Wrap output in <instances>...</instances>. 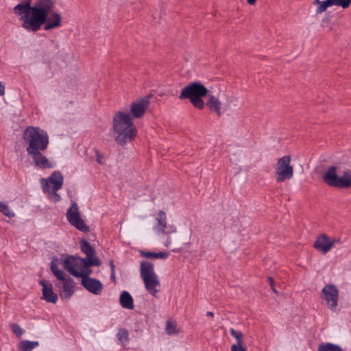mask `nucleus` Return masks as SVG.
<instances>
[{
    "label": "nucleus",
    "instance_id": "f257e3e1",
    "mask_svg": "<svg viewBox=\"0 0 351 351\" xmlns=\"http://www.w3.org/2000/svg\"><path fill=\"white\" fill-rule=\"evenodd\" d=\"M31 0H25L14 8V12L20 16L21 27L29 32H36L44 25V30L56 29L62 25L61 15L53 12L54 0H36L32 6Z\"/></svg>",
    "mask_w": 351,
    "mask_h": 351
},
{
    "label": "nucleus",
    "instance_id": "f03ea898",
    "mask_svg": "<svg viewBox=\"0 0 351 351\" xmlns=\"http://www.w3.org/2000/svg\"><path fill=\"white\" fill-rule=\"evenodd\" d=\"M112 131L114 141L120 146L132 142L137 135V129L130 113L117 112L112 119Z\"/></svg>",
    "mask_w": 351,
    "mask_h": 351
},
{
    "label": "nucleus",
    "instance_id": "7ed1b4c3",
    "mask_svg": "<svg viewBox=\"0 0 351 351\" xmlns=\"http://www.w3.org/2000/svg\"><path fill=\"white\" fill-rule=\"evenodd\" d=\"M323 181L329 186L339 189L351 187V170L341 171L338 165L329 166L322 174Z\"/></svg>",
    "mask_w": 351,
    "mask_h": 351
},
{
    "label": "nucleus",
    "instance_id": "20e7f679",
    "mask_svg": "<svg viewBox=\"0 0 351 351\" xmlns=\"http://www.w3.org/2000/svg\"><path fill=\"white\" fill-rule=\"evenodd\" d=\"M24 141L28 145L27 152L45 151L49 145V136L45 131L38 127L27 128L23 134Z\"/></svg>",
    "mask_w": 351,
    "mask_h": 351
},
{
    "label": "nucleus",
    "instance_id": "39448f33",
    "mask_svg": "<svg viewBox=\"0 0 351 351\" xmlns=\"http://www.w3.org/2000/svg\"><path fill=\"white\" fill-rule=\"evenodd\" d=\"M208 92V89L203 84L195 82L188 84L182 89L179 99H188L195 108L202 110L205 106L202 98L207 95Z\"/></svg>",
    "mask_w": 351,
    "mask_h": 351
},
{
    "label": "nucleus",
    "instance_id": "423d86ee",
    "mask_svg": "<svg viewBox=\"0 0 351 351\" xmlns=\"http://www.w3.org/2000/svg\"><path fill=\"white\" fill-rule=\"evenodd\" d=\"M140 274L143 280L146 290L154 297L158 298L160 291V282L155 273L154 265L148 261L141 263Z\"/></svg>",
    "mask_w": 351,
    "mask_h": 351
},
{
    "label": "nucleus",
    "instance_id": "0eeeda50",
    "mask_svg": "<svg viewBox=\"0 0 351 351\" xmlns=\"http://www.w3.org/2000/svg\"><path fill=\"white\" fill-rule=\"evenodd\" d=\"M91 266L94 265H90L86 259L77 256H69L63 262V267L66 270L74 276L82 278L91 274Z\"/></svg>",
    "mask_w": 351,
    "mask_h": 351
},
{
    "label": "nucleus",
    "instance_id": "6e6552de",
    "mask_svg": "<svg viewBox=\"0 0 351 351\" xmlns=\"http://www.w3.org/2000/svg\"><path fill=\"white\" fill-rule=\"evenodd\" d=\"M291 162V158L289 155L284 156L277 160L275 176L278 183L291 180L293 177L294 169Z\"/></svg>",
    "mask_w": 351,
    "mask_h": 351
},
{
    "label": "nucleus",
    "instance_id": "1a4fd4ad",
    "mask_svg": "<svg viewBox=\"0 0 351 351\" xmlns=\"http://www.w3.org/2000/svg\"><path fill=\"white\" fill-rule=\"evenodd\" d=\"M51 269L54 276L60 281L56 284L58 288H62L63 297L68 299L74 292L75 283L73 279L70 277H66L63 271L58 269V265L55 261L51 263Z\"/></svg>",
    "mask_w": 351,
    "mask_h": 351
},
{
    "label": "nucleus",
    "instance_id": "9d476101",
    "mask_svg": "<svg viewBox=\"0 0 351 351\" xmlns=\"http://www.w3.org/2000/svg\"><path fill=\"white\" fill-rule=\"evenodd\" d=\"M66 219L69 223L79 231L85 233L90 231V228L82 217L76 202H72L71 206L67 210Z\"/></svg>",
    "mask_w": 351,
    "mask_h": 351
},
{
    "label": "nucleus",
    "instance_id": "9b49d317",
    "mask_svg": "<svg viewBox=\"0 0 351 351\" xmlns=\"http://www.w3.org/2000/svg\"><path fill=\"white\" fill-rule=\"evenodd\" d=\"M321 298L326 306L331 311L337 309L339 301V290L332 284L326 285L322 290Z\"/></svg>",
    "mask_w": 351,
    "mask_h": 351
},
{
    "label": "nucleus",
    "instance_id": "f8f14e48",
    "mask_svg": "<svg viewBox=\"0 0 351 351\" xmlns=\"http://www.w3.org/2000/svg\"><path fill=\"white\" fill-rule=\"evenodd\" d=\"M43 191L59 190L63 184V176L60 171H54L47 179L40 180Z\"/></svg>",
    "mask_w": 351,
    "mask_h": 351
},
{
    "label": "nucleus",
    "instance_id": "ddd939ff",
    "mask_svg": "<svg viewBox=\"0 0 351 351\" xmlns=\"http://www.w3.org/2000/svg\"><path fill=\"white\" fill-rule=\"evenodd\" d=\"M149 97H141L134 101L130 108L132 119L142 117L149 107Z\"/></svg>",
    "mask_w": 351,
    "mask_h": 351
},
{
    "label": "nucleus",
    "instance_id": "4468645a",
    "mask_svg": "<svg viewBox=\"0 0 351 351\" xmlns=\"http://www.w3.org/2000/svg\"><path fill=\"white\" fill-rule=\"evenodd\" d=\"M339 242L337 239H330L326 234L317 237L314 243V247L323 254L328 252L334 246L335 243Z\"/></svg>",
    "mask_w": 351,
    "mask_h": 351
},
{
    "label": "nucleus",
    "instance_id": "2eb2a0df",
    "mask_svg": "<svg viewBox=\"0 0 351 351\" xmlns=\"http://www.w3.org/2000/svg\"><path fill=\"white\" fill-rule=\"evenodd\" d=\"M82 285L86 290L95 295H99L103 289L102 283L99 280L90 278L89 276H85L82 278Z\"/></svg>",
    "mask_w": 351,
    "mask_h": 351
},
{
    "label": "nucleus",
    "instance_id": "dca6fc26",
    "mask_svg": "<svg viewBox=\"0 0 351 351\" xmlns=\"http://www.w3.org/2000/svg\"><path fill=\"white\" fill-rule=\"evenodd\" d=\"M80 247L82 251L86 255L85 259L88 261L90 265H93L94 266L101 265V261L95 257L96 251L87 241L82 240L80 241Z\"/></svg>",
    "mask_w": 351,
    "mask_h": 351
},
{
    "label": "nucleus",
    "instance_id": "f3484780",
    "mask_svg": "<svg viewBox=\"0 0 351 351\" xmlns=\"http://www.w3.org/2000/svg\"><path fill=\"white\" fill-rule=\"evenodd\" d=\"M206 105L212 112L215 113L218 117H221L228 109V106L223 104L217 97L213 95H208Z\"/></svg>",
    "mask_w": 351,
    "mask_h": 351
},
{
    "label": "nucleus",
    "instance_id": "a211bd4d",
    "mask_svg": "<svg viewBox=\"0 0 351 351\" xmlns=\"http://www.w3.org/2000/svg\"><path fill=\"white\" fill-rule=\"evenodd\" d=\"M153 229L158 235H162L167 237L164 245L166 247H169L171 244L169 235L177 232L176 228L173 225H168L167 223H166L159 227H154Z\"/></svg>",
    "mask_w": 351,
    "mask_h": 351
},
{
    "label": "nucleus",
    "instance_id": "6ab92c4d",
    "mask_svg": "<svg viewBox=\"0 0 351 351\" xmlns=\"http://www.w3.org/2000/svg\"><path fill=\"white\" fill-rule=\"evenodd\" d=\"M41 152L42 151H34L27 154L32 157L37 167L41 169H50L53 167V164Z\"/></svg>",
    "mask_w": 351,
    "mask_h": 351
},
{
    "label": "nucleus",
    "instance_id": "aec40b11",
    "mask_svg": "<svg viewBox=\"0 0 351 351\" xmlns=\"http://www.w3.org/2000/svg\"><path fill=\"white\" fill-rule=\"evenodd\" d=\"M40 284L43 287V298L48 302L56 303L58 300V295L53 291L51 284L41 280Z\"/></svg>",
    "mask_w": 351,
    "mask_h": 351
},
{
    "label": "nucleus",
    "instance_id": "412c9836",
    "mask_svg": "<svg viewBox=\"0 0 351 351\" xmlns=\"http://www.w3.org/2000/svg\"><path fill=\"white\" fill-rule=\"evenodd\" d=\"M119 302L121 306L124 308L132 310L134 308L133 298L130 293L126 291L121 293Z\"/></svg>",
    "mask_w": 351,
    "mask_h": 351
},
{
    "label": "nucleus",
    "instance_id": "4be33fe9",
    "mask_svg": "<svg viewBox=\"0 0 351 351\" xmlns=\"http://www.w3.org/2000/svg\"><path fill=\"white\" fill-rule=\"evenodd\" d=\"M313 5L316 6L315 12L317 14H322L330 7L334 6L332 0H313Z\"/></svg>",
    "mask_w": 351,
    "mask_h": 351
},
{
    "label": "nucleus",
    "instance_id": "5701e85b",
    "mask_svg": "<svg viewBox=\"0 0 351 351\" xmlns=\"http://www.w3.org/2000/svg\"><path fill=\"white\" fill-rule=\"evenodd\" d=\"M140 254L147 258H161L166 259L169 256V253L166 252H145L143 250L140 251Z\"/></svg>",
    "mask_w": 351,
    "mask_h": 351
},
{
    "label": "nucleus",
    "instance_id": "b1692460",
    "mask_svg": "<svg viewBox=\"0 0 351 351\" xmlns=\"http://www.w3.org/2000/svg\"><path fill=\"white\" fill-rule=\"evenodd\" d=\"M38 341H31L28 340H24L19 343V351H31L34 348L38 346Z\"/></svg>",
    "mask_w": 351,
    "mask_h": 351
},
{
    "label": "nucleus",
    "instance_id": "393cba45",
    "mask_svg": "<svg viewBox=\"0 0 351 351\" xmlns=\"http://www.w3.org/2000/svg\"><path fill=\"white\" fill-rule=\"evenodd\" d=\"M118 340L124 346H125L130 340L129 332L125 328H119L117 335Z\"/></svg>",
    "mask_w": 351,
    "mask_h": 351
},
{
    "label": "nucleus",
    "instance_id": "a878e982",
    "mask_svg": "<svg viewBox=\"0 0 351 351\" xmlns=\"http://www.w3.org/2000/svg\"><path fill=\"white\" fill-rule=\"evenodd\" d=\"M318 351H343L340 346L326 343L318 346Z\"/></svg>",
    "mask_w": 351,
    "mask_h": 351
},
{
    "label": "nucleus",
    "instance_id": "bb28decb",
    "mask_svg": "<svg viewBox=\"0 0 351 351\" xmlns=\"http://www.w3.org/2000/svg\"><path fill=\"white\" fill-rule=\"evenodd\" d=\"M156 220V223L154 227H159L161 225L167 223V215L162 210H160L157 214Z\"/></svg>",
    "mask_w": 351,
    "mask_h": 351
},
{
    "label": "nucleus",
    "instance_id": "cd10ccee",
    "mask_svg": "<svg viewBox=\"0 0 351 351\" xmlns=\"http://www.w3.org/2000/svg\"><path fill=\"white\" fill-rule=\"evenodd\" d=\"M0 212L10 218H12L15 216L14 213L10 209L9 206L1 202H0Z\"/></svg>",
    "mask_w": 351,
    "mask_h": 351
},
{
    "label": "nucleus",
    "instance_id": "c85d7f7f",
    "mask_svg": "<svg viewBox=\"0 0 351 351\" xmlns=\"http://www.w3.org/2000/svg\"><path fill=\"white\" fill-rule=\"evenodd\" d=\"M230 333L232 337H234L236 339L237 343L235 344H243V335L241 331H238L233 328H230Z\"/></svg>",
    "mask_w": 351,
    "mask_h": 351
},
{
    "label": "nucleus",
    "instance_id": "c756f323",
    "mask_svg": "<svg viewBox=\"0 0 351 351\" xmlns=\"http://www.w3.org/2000/svg\"><path fill=\"white\" fill-rule=\"evenodd\" d=\"M333 5L339 6L343 9L348 8L351 5V0H332Z\"/></svg>",
    "mask_w": 351,
    "mask_h": 351
},
{
    "label": "nucleus",
    "instance_id": "7c9ffc66",
    "mask_svg": "<svg viewBox=\"0 0 351 351\" xmlns=\"http://www.w3.org/2000/svg\"><path fill=\"white\" fill-rule=\"evenodd\" d=\"M166 332L171 335L178 332L176 324L171 321H168L166 324Z\"/></svg>",
    "mask_w": 351,
    "mask_h": 351
},
{
    "label": "nucleus",
    "instance_id": "2f4dec72",
    "mask_svg": "<svg viewBox=\"0 0 351 351\" xmlns=\"http://www.w3.org/2000/svg\"><path fill=\"white\" fill-rule=\"evenodd\" d=\"M10 328L18 337H20L24 333V330L17 324H10Z\"/></svg>",
    "mask_w": 351,
    "mask_h": 351
},
{
    "label": "nucleus",
    "instance_id": "473e14b6",
    "mask_svg": "<svg viewBox=\"0 0 351 351\" xmlns=\"http://www.w3.org/2000/svg\"><path fill=\"white\" fill-rule=\"evenodd\" d=\"M45 193H48L50 199L53 200L54 202H59L60 200V196L57 193V191H44Z\"/></svg>",
    "mask_w": 351,
    "mask_h": 351
},
{
    "label": "nucleus",
    "instance_id": "72a5a7b5",
    "mask_svg": "<svg viewBox=\"0 0 351 351\" xmlns=\"http://www.w3.org/2000/svg\"><path fill=\"white\" fill-rule=\"evenodd\" d=\"M230 350L231 351H246L243 344H232Z\"/></svg>",
    "mask_w": 351,
    "mask_h": 351
},
{
    "label": "nucleus",
    "instance_id": "f704fd0d",
    "mask_svg": "<svg viewBox=\"0 0 351 351\" xmlns=\"http://www.w3.org/2000/svg\"><path fill=\"white\" fill-rule=\"evenodd\" d=\"M5 94V86L4 84L0 82V96H2Z\"/></svg>",
    "mask_w": 351,
    "mask_h": 351
},
{
    "label": "nucleus",
    "instance_id": "c9c22d12",
    "mask_svg": "<svg viewBox=\"0 0 351 351\" xmlns=\"http://www.w3.org/2000/svg\"><path fill=\"white\" fill-rule=\"evenodd\" d=\"M268 280H269V282L270 283V285L271 287V289H272L273 291L274 292H276V289L274 288V282L272 278L271 277H269L268 278Z\"/></svg>",
    "mask_w": 351,
    "mask_h": 351
},
{
    "label": "nucleus",
    "instance_id": "e433bc0d",
    "mask_svg": "<svg viewBox=\"0 0 351 351\" xmlns=\"http://www.w3.org/2000/svg\"><path fill=\"white\" fill-rule=\"evenodd\" d=\"M97 162L99 164H103L102 156L99 152H97Z\"/></svg>",
    "mask_w": 351,
    "mask_h": 351
},
{
    "label": "nucleus",
    "instance_id": "4c0bfd02",
    "mask_svg": "<svg viewBox=\"0 0 351 351\" xmlns=\"http://www.w3.org/2000/svg\"><path fill=\"white\" fill-rule=\"evenodd\" d=\"M110 265L111 271H115V266L114 265L113 261L111 260L110 261Z\"/></svg>",
    "mask_w": 351,
    "mask_h": 351
},
{
    "label": "nucleus",
    "instance_id": "58836bf2",
    "mask_svg": "<svg viewBox=\"0 0 351 351\" xmlns=\"http://www.w3.org/2000/svg\"><path fill=\"white\" fill-rule=\"evenodd\" d=\"M247 2L250 5H254L256 3V0H247Z\"/></svg>",
    "mask_w": 351,
    "mask_h": 351
},
{
    "label": "nucleus",
    "instance_id": "ea45409f",
    "mask_svg": "<svg viewBox=\"0 0 351 351\" xmlns=\"http://www.w3.org/2000/svg\"><path fill=\"white\" fill-rule=\"evenodd\" d=\"M206 315L207 317H213L214 314H213V312H211V311H207V312H206Z\"/></svg>",
    "mask_w": 351,
    "mask_h": 351
},
{
    "label": "nucleus",
    "instance_id": "a19ab883",
    "mask_svg": "<svg viewBox=\"0 0 351 351\" xmlns=\"http://www.w3.org/2000/svg\"><path fill=\"white\" fill-rule=\"evenodd\" d=\"M111 278L115 280V271H111Z\"/></svg>",
    "mask_w": 351,
    "mask_h": 351
}]
</instances>
